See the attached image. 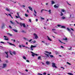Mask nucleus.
Listing matches in <instances>:
<instances>
[{"label":"nucleus","mask_w":75,"mask_h":75,"mask_svg":"<svg viewBox=\"0 0 75 75\" xmlns=\"http://www.w3.org/2000/svg\"><path fill=\"white\" fill-rule=\"evenodd\" d=\"M70 34H71V36H73V33H72V32H71Z\"/></svg>","instance_id":"nucleus-27"},{"label":"nucleus","mask_w":75,"mask_h":75,"mask_svg":"<svg viewBox=\"0 0 75 75\" xmlns=\"http://www.w3.org/2000/svg\"><path fill=\"white\" fill-rule=\"evenodd\" d=\"M6 64H3V68H6Z\"/></svg>","instance_id":"nucleus-11"},{"label":"nucleus","mask_w":75,"mask_h":75,"mask_svg":"<svg viewBox=\"0 0 75 75\" xmlns=\"http://www.w3.org/2000/svg\"><path fill=\"white\" fill-rule=\"evenodd\" d=\"M59 41L60 42H61V43L62 44V43H63L62 42H61V41L60 40H59Z\"/></svg>","instance_id":"nucleus-44"},{"label":"nucleus","mask_w":75,"mask_h":75,"mask_svg":"<svg viewBox=\"0 0 75 75\" xmlns=\"http://www.w3.org/2000/svg\"><path fill=\"white\" fill-rule=\"evenodd\" d=\"M28 8L30 10H31L32 11H33V8H32L31 7V6H29Z\"/></svg>","instance_id":"nucleus-13"},{"label":"nucleus","mask_w":75,"mask_h":75,"mask_svg":"<svg viewBox=\"0 0 75 75\" xmlns=\"http://www.w3.org/2000/svg\"><path fill=\"white\" fill-rule=\"evenodd\" d=\"M9 53L11 55H13V54H12V53H11V52H10Z\"/></svg>","instance_id":"nucleus-43"},{"label":"nucleus","mask_w":75,"mask_h":75,"mask_svg":"<svg viewBox=\"0 0 75 75\" xmlns=\"http://www.w3.org/2000/svg\"><path fill=\"white\" fill-rule=\"evenodd\" d=\"M16 22V23H17V24H19V23H18V22H17V21H15Z\"/></svg>","instance_id":"nucleus-54"},{"label":"nucleus","mask_w":75,"mask_h":75,"mask_svg":"<svg viewBox=\"0 0 75 75\" xmlns=\"http://www.w3.org/2000/svg\"><path fill=\"white\" fill-rule=\"evenodd\" d=\"M61 28H66L64 26H62L61 27Z\"/></svg>","instance_id":"nucleus-26"},{"label":"nucleus","mask_w":75,"mask_h":75,"mask_svg":"<svg viewBox=\"0 0 75 75\" xmlns=\"http://www.w3.org/2000/svg\"><path fill=\"white\" fill-rule=\"evenodd\" d=\"M44 9H42V10H41V13H42V11H44V10H43Z\"/></svg>","instance_id":"nucleus-59"},{"label":"nucleus","mask_w":75,"mask_h":75,"mask_svg":"<svg viewBox=\"0 0 75 75\" xmlns=\"http://www.w3.org/2000/svg\"><path fill=\"white\" fill-rule=\"evenodd\" d=\"M61 11L62 12H64V11H65V10L64 9H62L61 10Z\"/></svg>","instance_id":"nucleus-29"},{"label":"nucleus","mask_w":75,"mask_h":75,"mask_svg":"<svg viewBox=\"0 0 75 75\" xmlns=\"http://www.w3.org/2000/svg\"><path fill=\"white\" fill-rule=\"evenodd\" d=\"M13 54H14V55L16 54V52H15V51L13 52Z\"/></svg>","instance_id":"nucleus-41"},{"label":"nucleus","mask_w":75,"mask_h":75,"mask_svg":"<svg viewBox=\"0 0 75 75\" xmlns=\"http://www.w3.org/2000/svg\"><path fill=\"white\" fill-rule=\"evenodd\" d=\"M34 11L35 12V13L36 14H37V12H36V11L35 10H34Z\"/></svg>","instance_id":"nucleus-35"},{"label":"nucleus","mask_w":75,"mask_h":75,"mask_svg":"<svg viewBox=\"0 0 75 75\" xmlns=\"http://www.w3.org/2000/svg\"><path fill=\"white\" fill-rule=\"evenodd\" d=\"M7 34L8 35H9L10 36H12V35L10 34V33H7Z\"/></svg>","instance_id":"nucleus-15"},{"label":"nucleus","mask_w":75,"mask_h":75,"mask_svg":"<svg viewBox=\"0 0 75 75\" xmlns=\"http://www.w3.org/2000/svg\"><path fill=\"white\" fill-rule=\"evenodd\" d=\"M23 58L24 59H25V60H26V57H25V56H23Z\"/></svg>","instance_id":"nucleus-22"},{"label":"nucleus","mask_w":75,"mask_h":75,"mask_svg":"<svg viewBox=\"0 0 75 75\" xmlns=\"http://www.w3.org/2000/svg\"><path fill=\"white\" fill-rule=\"evenodd\" d=\"M40 63H41L42 64V65H44V63H43L42 62H41Z\"/></svg>","instance_id":"nucleus-51"},{"label":"nucleus","mask_w":75,"mask_h":75,"mask_svg":"<svg viewBox=\"0 0 75 75\" xmlns=\"http://www.w3.org/2000/svg\"><path fill=\"white\" fill-rule=\"evenodd\" d=\"M4 40H8V38H4Z\"/></svg>","instance_id":"nucleus-39"},{"label":"nucleus","mask_w":75,"mask_h":75,"mask_svg":"<svg viewBox=\"0 0 75 75\" xmlns=\"http://www.w3.org/2000/svg\"><path fill=\"white\" fill-rule=\"evenodd\" d=\"M60 47L61 48H64V47L63 46H61Z\"/></svg>","instance_id":"nucleus-58"},{"label":"nucleus","mask_w":75,"mask_h":75,"mask_svg":"<svg viewBox=\"0 0 75 75\" xmlns=\"http://www.w3.org/2000/svg\"><path fill=\"white\" fill-rule=\"evenodd\" d=\"M29 22H30V23H31V19H29Z\"/></svg>","instance_id":"nucleus-48"},{"label":"nucleus","mask_w":75,"mask_h":75,"mask_svg":"<svg viewBox=\"0 0 75 75\" xmlns=\"http://www.w3.org/2000/svg\"><path fill=\"white\" fill-rule=\"evenodd\" d=\"M45 55L47 56V57H49V55H48V54H46V53H45Z\"/></svg>","instance_id":"nucleus-20"},{"label":"nucleus","mask_w":75,"mask_h":75,"mask_svg":"<svg viewBox=\"0 0 75 75\" xmlns=\"http://www.w3.org/2000/svg\"><path fill=\"white\" fill-rule=\"evenodd\" d=\"M63 40H68V39H67V38H65L63 39Z\"/></svg>","instance_id":"nucleus-24"},{"label":"nucleus","mask_w":75,"mask_h":75,"mask_svg":"<svg viewBox=\"0 0 75 75\" xmlns=\"http://www.w3.org/2000/svg\"><path fill=\"white\" fill-rule=\"evenodd\" d=\"M52 67H54L55 68H57V66H55V64L54 63H52Z\"/></svg>","instance_id":"nucleus-4"},{"label":"nucleus","mask_w":75,"mask_h":75,"mask_svg":"<svg viewBox=\"0 0 75 75\" xmlns=\"http://www.w3.org/2000/svg\"><path fill=\"white\" fill-rule=\"evenodd\" d=\"M15 17L16 18H19V17L18 16H16Z\"/></svg>","instance_id":"nucleus-46"},{"label":"nucleus","mask_w":75,"mask_h":75,"mask_svg":"<svg viewBox=\"0 0 75 75\" xmlns=\"http://www.w3.org/2000/svg\"><path fill=\"white\" fill-rule=\"evenodd\" d=\"M0 42L1 43L4 44H6V43H4V42Z\"/></svg>","instance_id":"nucleus-33"},{"label":"nucleus","mask_w":75,"mask_h":75,"mask_svg":"<svg viewBox=\"0 0 75 75\" xmlns=\"http://www.w3.org/2000/svg\"><path fill=\"white\" fill-rule=\"evenodd\" d=\"M17 14L18 17H19V18H20V16H19V14H18V13H17Z\"/></svg>","instance_id":"nucleus-36"},{"label":"nucleus","mask_w":75,"mask_h":75,"mask_svg":"<svg viewBox=\"0 0 75 75\" xmlns=\"http://www.w3.org/2000/svg\"><path fill=\"white\" fill-rule=\"evenodd\" d=\"M7 43L9 45H13V46H14V47H16V46L14 44H13L8 42H7Z\"/></svg>","instance_id":"nucleus-3"},{"label":"nucleus","mask_w":75,"mask_h":75,"mask_svg":"<svg viewBox=\"0 0 75 75\" xmlns=\"http://www.w3.org/2000/svg\"><path fill=\"white\" fill-rule=\"evenodd\" d=\"M38 59H41V57L39 56L38 58Z\"/></svg>","instance_id":"nucleus-38"},{"label":"nucleus","mask_w":75,"mask_h":75,"mask_svg":"<svg viewBox=\"0 0 75 75\" xmlns=\"http://www.w3.org/2000/svg\"><path fill=\"white\" fill-rule=\"evenodd\" d=\"M41 18L42 20H44V18L42 17H41Z\"/></svg>","instance_id":"nucleus-47"},{"label":"nucleus","mask_w":75,"mask_h":75,"mask_svg":"<svg viewBox=\"0 0 75 75\" xmlns=\"http://www.w3.org/2000/svg\"><path fill=\"white\" fill-rule=\"evenodd\" d=\"M25 17H28V15L27 13H25Z\"/></svg>","instance_id":"nucleus-37"},{"label":"nucleus","mask_w":75,"mask_h":75,"mask_svg":"<svg viewBox=\"0 0 75 75\" xmlns=\"http://www.w3.org/2000/svg\"><path fill=\"white\" fill-rule=\"evenodd\" d=\"M10 23H11L12 24H14V23H13L12 21H10Z\"/></svg>","instance_id":"nucleus-32"},{"label":"nucleus","mask_w":75,"mask_h":75,"mask_svg":"<svg viewBox=\"0 0 75 75\" xmlns=\"http://www.w3.org/2000/svg\"><path fill=\"white\" fill-rule=\"evenodd\" d=\"M13 30L15 32H16V33H17V30H16L13 29Z\"/></svg>","instance_id":"nucleus-18"},{"label":"nucleus","mask_w":75,"mask_h":75,"mask_svg":"<svg viewBox=\"0 0 75 75\" xmlns=\"http://www.w3.org/2000/svg\"><path fill=\"white\" fill-rule=\"evenodd\" d=\"M48 11L49 12V14H51V10H50L49 11Z\"/></svg>","instance_id":"nucleus-31"},{"label":"nucleus","mask_w":75,"mask_h":75,"mask_svg":"<svg viewBox=\"0 0 75 75\" xmlns=\"http://www.w3.org/2000/svg\"><path fill=\"white\" fill-rule=\"evenodd\" d=\"M6 11H9V12H10V11H11L12 10L10 8H6Z\"/></svg>","instance_id":"nucleus-5"},{"label":"nucleus","mask_w":75,"mask_h":75,"mask_svg":"<svg viewBox=\"0 0 75 75\" xmlns=\"http://www.w3.org/2000/svg\"><path fill=\"white\" fill-rule=\"evenodd\" d=\"M47 39L49 41H52V40L51 39V38H49L48 36H47Z\"/></svg>","instance_id":"nucleus-9"},{"label":"nucleus","mask_w":75,"mask_h":75,"mask_svg":"<svg viewBox=\"0 0 75 75\" xmlns=\"http://www.w3.org/2000/svg\"><path fill=\"white\" fill-rule=\"evenodd\" d=\"M27 13H29V11H28V10H27Z\"/></svg>","instance_id":"nucleus-63"},{"label":"nucleus","mask_w":75,"mask_h":75,"mask_svg":"<svg viewBox=\"0 0 75 75\" xmlns=\"http://www.w3.org/2000/svg\"><path fill=\"white\" fill-rule=\"evenodd\" d=\"M51 2L52 4H54V3H55V2L54 1H52Z\"/></svg>","instance_id":"nucleus-21"},{"label":"nucleus","mask_w":75,"mask_h":75,"mask_svg":"<svg viewBox=\"0 0 75 75\" xmlns=\"http://www.w3.org/2000/svg\"><path fill=\"white\" fill-rule=\"evenodd\" d=\"M71 47H70V48H68V50H71Z\"/></svg>","instance_id":"nucleus-61"},{"label":"nucleus","mask_w":75,"mask_h":75,"mask_svg":"<svg viewBox=\"0 0 75 75\" xmlns=\"http://www.w3.org/2000/svg\"><path fill=\"white\" fill-rule=\"evenodd\" d=\"M36 21L37 22L38 21V19H36Z\"/></svg>","instance_id":"nucleus-64"},{"label":"nucleus","mask_w":75,"mask_h":75,"mask_svg":"<svg viewBox=\"0 0 75 75\" xmlns=\"http://www.w3.org/2000/svg\"><path fill=\"white\" fill-rule=\"evenodd\" d=\"M45 53H46V54H51V52H48L45 51Z\"/></svg>","instance_id":"nucleus-12"},{"label":"nucleus","mask_w":75,"mask_h":75,"mask_svg":"<svg viewBox=\"0 0 75 75\" xmlns=\"http://www.w3.org/2000/svg\"><path fill=\"white\" fill-rule=\"evenodd\" d=\"M61 14H60V16H63V13H62V12H61Z\"/></svg>","instance_id":"nucleus-25"},{"label":"nucleus","mask_w":75,"mask_h":75,"mask_svg":"<svg viewBox=\"0 0 75 75\" xmlns=\"http://www.w3.org/2000/svg\"><path fill=\"white\" fill-rule=\"evenodd\" d=\"M30 53H32V56H33V57H34L35 55L36 56H37V55H38L37 54L35 53L34 52H30Z\"/></svg>","instance_id":"nucleus-1"},{"label":"nucleus","mask_w":75,"mask_h":75,"mask_svg":"<svg viewBox=\"0 0 75 75\" xmlns=\"http://www.w3.org/2000/svg\"><path fill=\"white\" fill-rule=\"evenodd\" d=\"M9 28H12V27H11V26L9 25Z\"/></svg>","instance_id":"nucleus-57"},{"label":"nucleus","mask_w":75,"mask_h":75,"mask_svg":"<svg viewBox=\"0 0 75 75\" xmlns=\"http://www.w3.org/2000/svg\"><path fill=\"white\" fill-rule=\"evenodd\" d=\"M67 30H68V31H71V30H70V29H69V28H67Z\"/></svg>","instance_id":"nucleus-34"},{"label":"nucleus","mask_w":75,"mask_h":75,"mask_svg":"<svg viewBox=\"0 0 75 75\" xmlns=\"http://www.w3.org/2000/svg\"><path fill=\"white\" fill-rule=\"evenodd\" d=\"M38 75H42V74H41L39 73L38 74Z\"/></svg>","instance_id":"nucleus-55"},{"label":"nucleus","mask_w":75,"mask_h":75,"mask_svg":"<svg viewBox=\"0 0 75 75\" xmlns=\"http://www.w3.org/2000/svg\"><path fill=\"white\" fill-rule=\"evenodd\" d=\"M54 8H58V6H56V5H54Z\"/></svg>","instance_id":"nucleus-17"},{"label":"nucleus","mask_w":75,"mask_h":75,"mask_svg":"<svg viewBox=\"0 0 75 75\" xmlns=\"http://www.w3.org/2000/svg\"><path fill=\"white\" fill-rule=\"evenodd\" d=\"M19 24L20 26H21V27H22L23 26V23H20Z\"/></svg>","instance_id":"nucleus-23"},{"label":"nucleus","mask_w":75,"mask_h":75,"mask_svg":"<svg viewBox=\"0 0 75 75\" xmlns=\"http://www.w3.org/2000/svg\"><path fill=\"white\" fill-rule=\"evenodd\" d=\"M35 42H36L35 41V40L34 41L32 42H33V43H35Z\"/></svg>","instance_id":"nucleus-60"},{"label":"nucleus","mask_w":75,"mask_h":75,"mask_svg":"<svg viewBox=\"0 0 75 75\" xmlns=\"http://www.w3.org/2000/svg\"><path fill=\"white\" fill-rule=\"evenodd\" d=\"M22 25H23V27H24V28L25 27V23H23Z\"/></svg>","instance_id":"nucleus-19"},{"label":"nucleus","mask_w":75,"mask_h":75,"mask_svg":"<svg viewBox=\"0 0 75 75\" xmlns=\"http://www.w3.org/2000/svg\"><path fill=\"white\" fill-rule=\"evenodd\" d=\"M47 74L46 73H43V75H46Z\"/></svg>","instance_id":"nucleus-56"},{"label":"nucleus","mask_w":75,"mask_h":75,"mask_svg":"<svg viewBox=\"0 0 75 75\" xmlns=\"http://www.w3.org/2000/svg\"><path fill=\"white\" fill-rule=\"evenodd\" d=\"M46 64H47V65H50V62L47 61L46 62Z\"/></svg>","instance_id":"nucleus-8"},{"label":"nucleus","mask_w":75,"mask_h":75,"mask_svg":"<svg viewBox=\"0 0 75 75\" xmlns=\"http://www.w3.org/2000/svg\"><path fill=\"white\" fill-rule=\"evenodd\" d=\"M61 19H63V20H64L65 19V17L64 16H63L62 18H61Z\"/></svg>","instance_id":"nucleus-16"},{"label":"nucleus","mask_w":75,"mask_h":75,"mask_svg":"<svg viewBox=\"0 0 75 75\" xmlns=\"http://www.w3.org/2000/svg\"><path fill=\"white\" fill-rule=\"evenodd\" d=\"M60 68H62L63 69H65V68H64V67H60Z\"/></svg>","instance_id":"nucleus-45"},{"label":"nucleus","mask_w":75,"mask_h":75,"mask_svg":"<svg viewBox=\"0 0 75 75\" xmlns=\"http://www.w3.org/2000/svg\"><path fill=\"white\" fill-rule=\"evenodd\" d=\"M68 75H73V74L71 73H68Z\"/></svg>","instance_id":"nucleus-28"},{"label":"nucleus","mask_w":75,"mask_h":75,"mask_svg":"<svg viewBox=\"0 0 75 75\" xmlns=\"http://www.w3.org/2000/svg\"><path fill=\"white\" fill-rule=\"evenodd\" d=\"M4 27V24H3L2 25L1 28L2 29H3Z\"/></svg>","instance_id":"nucleus-14"},{"label":"nucleus","mask_w":75,"mask_h":75,"mask_svg":"<svg viewBox=\"0 0 75 75\" xmlns=\"http://www.w3.org/2000/svg\"><path fill=\"white\" fill-rule=\"evenodd\" d=\"M57 26H58V27H61V25H58Z\"/></svg>","instance_id":"nucleus-53"},{"label":"nucleus","mask_w":75,"mask_h":75,"mask_svg":"<svg viewBox=\"0 0 75 75\" xmlns=\"http://www.w3.org/2000/svg\"><path fill=\"white\" fill-rule=\"evenodd\" d=\"M52 30L53 31V32L55 33V34H57V33L56 32H55V31H56V29H52Z\"/></svg>","instance_id":"nucleus-7"},{"label":"nucleus","mask_w":75,"mask_h":75,"mask_svg":"<svg viewBox=\"0 0 75 75\" xmlns=\"http://www.w3.org/2000/svg\"><path fill=\"white\" fill-rule=\"evenodd\" d=\"M45 44L46 45H49V43L48 44L47 43H45Z\"/></svg>","instance_id":"nucleus-40"},{"label":"nucleus","mask_w":75,"mask_h":75,"mask_svg":"<svg viewBox=\"0 0 75 75\" xmlns=\"http://www.w3.org/2000/svg\"><path fill=\"white\" fill-rule=\"evenodd\" d=\"M22 33H25V32H24V30H22Z\"/></svg>","instance_id":"nucleus-62"},{"label":"nucleus","mask_w":75,"mask_h":75,"mask_svg":"<svg viewBox=\"0 0 75 75\" xmlns=\"http://www.w3.org/2000/svg\"><path fill=\"white\" fill-rule=\"evenodd\" d=\"M50 56L51 58H53V57H54V56H53V55H50Z\"/></svg>","instance_id":"nucleus-30"},{"label":"nucleus","mask_w":75,"mask_h":75,"mask_svg":"<svg viewBox=\"0 0 75 75\" xmlns=\"http://www.w3.org/2000/svg\"><path fill=\"white\" fill-rule=\"evenodd\" d=\"M5 53L7 55L6 56V57L7 58H8V52H5Z\"/></svg>","instance_id":"nucleus-10"},{"label":"nucleus","mask_w":75,"mask_h":75,"mask_svg":"<svg viewBox=\"0 0 75 75\" xmlns=\"http://www.w3.org/2000/svg\"><path fill=\"white\" fill-rule=\"evenodd\" d=\"M25 48H26H26H29V47H26V46H25Z\"/></svg>","instance_id":"nucleus-50"},{"label":"nucleus","mask_w":75,"mask_h":75,"mask_svg":"<svg viewBox=\"0 0 75 75\" xmlns=\"http://www.w3.org/2000/svg\"><path fill=\"white\" fill-rule=\"evenodd\" d=\"M33 15H34V16H35V17H36L37 16V15L35 14V13H33Z\"/></svg>","instance_id":"nucleus-52"},{"label":"nucleus","mask_w":75,"mask_h":75,"mask_svg":"<svg viewBox=\"0 0 75 75\" xmlns=\"http://www.w3.org/2000/svg\"><path fill=\"white\" fill-rule=\"evenodd\" d=\"M35 47H37V46H33V45H31L30 47L31 50V51H33V48H35Z\"/></svg>","instance_id":"nucleus-2"},{"label":"nucleus","mask_w":75,"mask_h":75,"mask_svg":"<svg viewBox=\"0 0 75 75\" xmlns=\"http://www.w3.org/2000/svg\"><path fill=\"white\" fill-rule=\"evenodd\" d=\"M26 62H30V61H29V60H26Z\"/></svg>","instance_id":"nucleus-49"},{"label":"nucleus","mask_w":75,"mask_h":75,"mask_svg":"<svg viewBox=\"0 0 75 75\" xmlns=\"http://www.w3.org/2000/svg\"><path fill=\"white\" fill-rule=\"evenodd\" d=\"M67 64H68L69 65H71V64L68 62H67Z\"/></svg>","instance_id":"nucleus-42"},{"label":"nucleus","mask_w":75,"mask_h":75,"mask_svg":"<svg viewBox=\"0 0 75 75\" xmlns=\"http://www.w3.org/2000/svg\"><path fill=\"white\" fill-rule=\"evenodd\" d=\"M34 35L35 39H37L38 38V36H37V35L35 33H34Z\"/></svg>","instance_id":"nucleus-6"}]
</instances>
